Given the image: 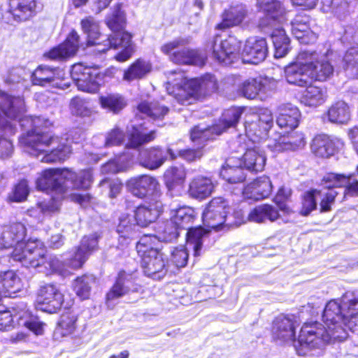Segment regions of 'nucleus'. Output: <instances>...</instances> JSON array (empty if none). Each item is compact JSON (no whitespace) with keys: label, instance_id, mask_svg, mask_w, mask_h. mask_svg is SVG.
I'll use <instances>...</instances> for the list:
<instances>
[{"label":"nucleus","instance_id":"nucleus-1","mask_svg":"<svg viewBox=\"0 0 358 358\" xmlns=\"http://www.w3.org/2000/svg\"><path fill=\"white\" fill-rule=\"evenodd\" d=\"M24 111L22 97L0 91V159L12 156L13 145L8 137L15 134L18 123L22 129L30 128L19 138L24 152L44 163L66 160L71 153V143H78L82 138L79 131L59 137L47 130L52 125L48 119L41 116H25Z\"/></svg>","mask_w":358,"mask_h":358},{"label":"nucleus","instance_id":"nucleus-2","mask_svg":"<svg viewBox=\"0 0 358 358\" xmlns=\"http://www.w3.org/2000/svg\"><path fill=\"white\" fill-rule=\"evenodd\" d=\"M27 229L21 222H14L3 227L0 234V250L13 248L11 258L26 268H32L45 275H65L68 268L79 269L90 256L99 249L100 235L94 233L84 236L80 244L59 257L46 255L44 243L40 240L25 242Z\"/></svg>","mask_w":358,"mask_h":358},{"label":"nucleus","instance_id":"nucleus-3","mask_svg":"<svg viewBox=\"0 0 358 358\" xmlns=\"http://www.w3.org/2000/svg\"><path fill=\"white\" fill-rule=\"evenodd\" d=\"M92 183L91 170H80L76 173L68 169H48L42 171L36 180L38 190L55 194L51 199L38 203L44 215H52L60 208V200L69 189H88Z\"/></svg>","mask_w":358,"mask_h":358},{"label":"nucleus","instance_id":"nucleus-4","mask_svg":"<svg viewBox=\"0 0 358 358\" xmlns=\"http://www.w3.org/2000/svg\"><path fill=\"white\" fill-rule=\"evenodd\" d=\"M273 124V117L270 110L265 108L258 114L246 116L245 122V136L253 143L267 141L266 146L273 153L295 150L305 145L302 134L292 132L275 134L267 140L268 133Z\"/></svg>","mask_w":358,"mask_h":358},{"label":"nucleus","instance_id":"nucleus-5","mask_svg":"<svg viewBox=\"0 0 358 358\" xmlns=\"http://www.w3.org/2000/svg\"><path fill=\"white\" fill-rule=\"evenodd\" d=\"M358 318V292H346L340 299L329 301L323 311L324 327L334 340L342 341L347 338L346 328L355 331Z\"/></svg>","mask_w":358,"mask_h":358},{"label":"nucleus","instance_id":"nucleus-6","mask_svg":"<svg viewBox=\"0 0 358 358\" xmlns=\"http://www.w3.org/2000/svg\"><path fill=\"white\" fill-rule=\"evenodd\" d=\"M147 130L148 127H145V122H138L137 117L131 120L126 129L129 138L126 151L103 164L101 168V172L103 174H113L127 171L131 166L134 157L129 148H138L155 138V131L151 130L147 133Z\"/></svg>","mask_w":358,"mask_h":358},{"label":"nucleus","instance_id":"nucleus-7","mask_svg":"<svg viewBox=\"0 0 358 358\" xmlns=\"http://www.w3.org/2000/svg\"><path fill=\"white\" fill-rule=\"evenodd\" d=\"M170 220L180 230L187 229L186 241L188 248L193 250L194 256L201 255L203 239L208 235V230L201 227H191L194 219L195 212L189 206H180L171 210Z\"/></svg>","mask_w":358,"mask_h":358},{"label":"nucleus","instance_id":"nucleus-8","mask_svg":"<svg viewBox=\"0 0 358 358\" xmlns=\"http://www.w3.org/2000/svg\"><path fill=\"white\" fill-rule=\"evenodd\" d=\"M242 216L223 197L213 198L206 207L202 214L203 224L210 229L220 230L224 227H231L237 224L236 219ZM209 231H208V233Z\"/></svg>","mask_w":358,"mask_h":358},{"label":"nucleus","instance_id":"nucleus-9","mask_svg":"<svg viewBox=\"0 0 358 358\" xmlns=\"http://www.w3.org/2000/svg\"><path fill=\"white\" fill-rule=\"evenodd\" d=\"M334 340L331 334L318 322L305 323L295 348L299 355H319L327 344Z\"/></svg>","mask_w":358,"mask_h":358},{"label":"nucleus","instance_id":"nucleus-10","mask_svg":"<svg viewBox=\"0 0 358 358\" xmlns=\"http://www.w3.org/2000/svg\"><path fill=\"white\" fill-rule=\"evenodd\" d=\"M245 109L232 106L224 110L217 122L211 127H206L202 124L195 126L190 133L191 140L201 145L204 141L213 140L228 129L236 127Z\"/></svg>","mask_w":358,"mask_h":358},{"label":"nucleus","instance_id":"nucleus-11","mask_svg":"<svg viewBox=\"0 0 358 358\" xmlns=\"http://www.w3.org/2000/svg\"><path fill=\"white\" fill-rule=\"evenodd\" d=\"M187 43L186 39L176 38L162 44L160 51L176 64L204 66L208 59L207 54L187 47Z\"/></svg>","mask_w":358,"mask_h":358},{"label":"nucleus","instance_id":"nucleus-12","mask_svg":"<svg viewBox=\"0 0 358 358\" xmlns=\"http://www.w3.org/2000/svg\"><path fill=\"white\" fill-rule=\"evenodd\" d=\"M64 83H67L64 89L73 84L77 90H97L105 81L102 73L78 63L71 66L70 76H64Z\"/></svg>","mask_w":358,"mask_h":358},{"label":"nucleus","instance_id":"nucleus-13","mask_svg":"<svg viewBox=\"0 0 358 358\" xmlns=\"http://www.w3.org/2000/svg\"><path fill=\"white\" fill-rule=\"evenodd\" d=\"M245 141V137L239 136L238 138L230 143V148L236 153L244 152L242 156L241 164L245 169L251 172H259L264 170L266 164V156L264 152L259 147L255 145L252 148H248Z\"/></svg>","mask_w":358,"mask_h":358},{"label":"nucleus","instance_id":"nucleus-14","mask_svg":"<svg viewBox=\"0 0 358 358\" xmlns=\"http://www.w3.org/2000/svg\"><path fill=\"white\" fill-rule=\"evenodd\" d=\"M80 41V37L78 32L72 29L62 43L43 52V57L49 61H66L77 54Z\"/></svg>","mask_w":358,"mask_h":358},{"label":"nucleus","instance_id":"nucleus-15","mask_svg":"<svg viewBox=\"0 0 358 358\" xmlns=\"http://www.w3.org/2000/svg\"><path fill=\"white\" fill-rule=\"evenodd\" d=\"M307 57H308V52H299L295 61L289 63L285 67V77L288 83L301 87L308 88L312 87V80L308 76L306 61Z\"/></svg>","mask_w":358,"mask_h":358},{"label":"nucleus","instance_id":"nucleus-16","mask_svg":"<svg viewBox=\"0 0 358 358\" xmlns=\"http://www.w3.org/2000/svg\"><path fill=\"white\" fill-rule=\"evenodd\" d=\"M63 74L58 67L40 64L32 71L30 80L33 85L41 87L50 86L64 90V86H66L67 83H64Z\"/></svg>","mask_w":358,"mask_h":358},{"label":"nucleus","instance_id":"nucleus-17","mask_svg":"<svg viewBox=\"0 0 358 358\" xmlns=\"http://www.w3.org/2000/svg\"><path fill=\"white\" fill-rule=\"evenodd\" d=\"M280 82L266 76L243 80L240 75H229L224 79L228 87H237L238 90H273L280 87Z\"/></svg>","mask_w":358,"mask_h":358},{"label":"nucleus","instance_id":"nucleus-18","mask_svg":"<svg viewBox=\"0 0 358 358\" xmlns=\"http://www.w3.org/2000/svg\"><path fill=\"white\" fill-rule=\"evenodd\" d=\"M127 187L134 196L141 199L146 196H151V199H160L162 195L157 179L150 175H141L130 178L127 182Z\"/></svg>","mask_w":358,"mask_h":358},{"label":"nucleus","instance_id":"nucleus-19","mask_svg":"<svg viewBox=\"0 0 358 358\" xmlns=\"http://www.w3.org/2000/svg\"><path fill=\"white\" fill-rule=\"evenodd\" d=\"M63 304V295L54 284L41 286L36 301V308L48 313H55Z\"/></svg>","mask_w":358,"mask_h":358},{"label":"nucleus","instance_id":"nucleus-20","mask_svg":"<svg viewBox=\"0 0 358 358\" xmlns=\"http://www.w3.org/2000/svg\"><path fill=\"white\" fill-rule=\"evenodd\" d=\"M37 0H7V12L13 21L22 23L32 20L39 13Z\"/></svg>","mask_w":358,"mask_h":358},{"label":"nucleus","instance_id":"nucleus-21","mask_svg":"<svg viewBox=\"0 0 358 358\" xmlns=\"http://www.w3.org/2000/svg\"><path fill=\"white\" fill-rule=\"evenodd\" d=\"M164 205L160 199H150L134 210V218L141 227L155 222L163 212Z\"/></svg>","mask_w":358,"mask_h":358},{"label":"nucleus","instance_id":"nucleus-22","mask_svg":"<svg viewBox=\"0 0 358 358\" xmlns=\"http://www.w3.org/2000/svg\"><path fill=\"white\" fill-rule=\"evenodd\" d=\"M321 185L324 188L344 187L345 196H358V180L355 178V174L346 176L329 173L323 177Z\"/></svg>","mask_w":358,"mask_h":358},{"label":"nucleus","instance_id":"nucleus-23","mask_svg":"<svg viewBox=\"0 0 358 358\" xmlns=\"http://www.w3.org/2000/svg\"><path fill=\"white\" fill-rule=\"evenodd\" d=\"M268 55V45L265 38L247 40L241 52L243 63L258 64L263 62Z\"/></svg>","mask_w":358,"mask_h":358},{"label":"nucleus","instance_id":"nucleus-24","mask_svg":"<svg viewBox=\"0 0 358 358\" xmlns=\"http://www.w3.org/2000/svg\"><path fill=\"white\" fill-rule=\"evenodd\" d=\"M306 61L312 83L313 81H327L333 76L334 67L327 58H319L315 53L308 52V57Z\"/></svg>","mask_w":358,"mask_h":358},{"label":"nucleus","instance_id":"nucleus-25","mask_svg":"<svg viewBox=\"0 0 358 358\" xmlns=\"http://www.w3.org/2000/svg\"><path fill=\"white\" fill-rule=\"evenodd\" d=\"M239 42L229 38L222 40L217 45L213 47V57L220 63L225 65L231 64L241 59Z\"/></svg>","mask_w":358,"mask_h":358},{"label":"nucleus","instance_id":"nucleus-26","mask_svg":"<svg viewBox=\"0 0 358 358\" xmlns=\"http://www.w3.org/2000/svg\"><path fill=\"white\" fill-rule=\"evenodd\" d=\"M141 264L145 274L154 280H161L168 271L166 260L162 252L151 251V256L143 257Z\"/></svg>","mask_w":358,"mask_h":358},{"label":"nucleus","instance_id":"nucleus-27","mask_svg":"<svg viewBox=\"0 0 358 358\" xmlns=\"http://www.w3.org/2000/svg\"><path fill=\"white\" fill-rule=\"evenodd\" d=\"M343 146V141L325 134L316 136L311 143V150L317 157L328 158Z\"/></svg>","mask_w":358,"mask_h":358},{"label":"nucleus","instance_id":"nucleus-28","mask_svg":"<svg viewBox=\"0 0 358 358\" xmlns=\"http://www.w3.org/2000/svg\"><path fill=\"white\" fill-rule=\"evenodd\" d=\"M294 317L290 315H281L277 317L272 327L273 339L282 343L292 341L295 338Z\"/></svg>","mask_w":358,"mask_h":358},{"label":"nucleus","instance_id":"nucleus-29","mask_svg":"<svg viewBox=\"0 0 358 358\" xmlns=\"http://www.w3.org/2000/svg\"><path fill=\"white\" fill-rule=\"evenodd\" d=\"M248 15L245 7L242 4L229 6L221 14V21L215 25V29L225 31L240 25Z\"/></svg>","mask_w":358,"mask_h":358},{"label":"nucleus","instance_id":"nucleus-30","mask_svg":"<svg viewBox=\"0 0 358 358\" xmlns=\"http://www.w3.org/2000/svg\"><path fill=\"white\" fill-rule=\"evenodd\" d=\"M241 156H232L227 159L220 170V176L228 183L238 184L245 180L246 176L241 167Z\"/></svg>","mask_w":358,"mask_h":358},{"label":"nucleus","instance_id":"nucleus-31","mask_svg":"<svg viewBox=\"0 0 358 358\" xmlns=\"http://www.w3.org/2000/svg\"><path fill=\"white\" fill-rule=\"evenodd\" d=\"M273 186L270 178L263 176L248 184L243 190L245 199L258 201L267 198L271 193Z\"/></svg>","mask_w":358,"mask_h":358},{"label":"nucleus","instance_id":"nucleus-32","mask_svg":"<svg viewBox=\"0 0 358 358\" xmlns=\"http://www.w3.org/2000/svg\"><path fill=\"white\" fill-rule=\"evenodd\" d=\"M134 216L122 214L119 219L116 231L119 235L118 242L122 248L127 246L138 233V227Z\"/></svg>","mask_w":358,"mask_h":358},{"label":"nucleus","instance_id":"nucleus-33","mask_svg":"<svg viewBox=\"0 0 358 358\" xmlns=\"http://www.w3.org/2000/svg\"><path fill=\"white\" fill-rule=\"evenodd\" d=\"M276 123L280 129L293 131L297 127L301 116L299 109L291 103L282 104L278 108Z\"/></svg>","mask_w":358,"mask_h":358},{"label":"nucleus","instance_id":"nucleus-34","mask_svg":"<svg viewBox=\"0 0 358 358\" xmlns=\"http://www.w3.org/2000/svg\"><path fill=\"white\" fill-rule=\"evenodd\" d=\"M214 187L215 182L210 178L199 176L189 182L188 193L192 198L203 200L211 195Z\"/></svg>","mask_w":358,"mask_h":358},{"label":"nucleus","instance_id":"nucleus-35","mask_svg":"<svg viewBox=\"0 0 358 358\" xmlns=\"http://www.w3.org/2000/svg\"><path fill=\"white\" fill-rule=\"evenodd\" d=\"M166 160V154L159 147L146 149L139 152V164L150 170L159 168Z\"/></svg>","mask_w":358,"mask_h":358},{"label":"nucleus","instance_id":"nucleus-36","mask_svg":"<svg viewBox=\"0 0 358 358\" xmlns=\"http://www.w3.org/2000/svg\"><path fill=\"white\" fill-rule=\"evenodd\" d=\"M22 287L21 279L13 270L0 271V296L13 297Z\"/></svg>","mask_w":358,"mask_h":358},{"label":"nucleus","instance_id":"nucleus-37","mask_svg":"<svg viewBox=\"0 0 358 358\" xmlns=\"http://www.w3.org/2000/svg\"><path fill=\"white\" fill-rule=\"evenodd\" d=\"M80 27L83 32L86 34V46L91 47L100 45L101 42L99 41L101 34L99 22L93 16L89 15L80 20Z\"/></svg>","mask_w":358,"mask_h":358},{"label":"nucleus","instance_id":"nucleus-38","mask_svg":"<svg viewBox=\"0 0 358 358\" xmlns=\"http://www.w3.org/2000/svg\"><path fill=\"white\" fill-rule=\"evenodd\" d=\"M132 36L127 31H120L108 36L106 40L101 41L103 48L98 49L99 53H106L110 50H116L122 46L131 44Z\"/></svg>","mask_w":358,"mask_h":358},{"label":"nucleus","instance_id":"nucleus-39","mask_svg":"<svg viewBox=\"0 0 358 358\" xmlns=\"http://www.w3.org/2000/svg\"><path fill=\"white\" fill-rule=\"evenodd\" d=\"M152 71V64L143 58H138L132 62L123 74V80L131 82L134 80H141L145 77Z\"/></svg>","mask_w":358,"mask_h":358},{"label":"nucleus","instance_id":"nucleus-40","mask_svg":"<svg viewBox=\"0 0 358 358\" xmlns=\"http://www.w3.org/2000/svg\"><path fill=\"white\" fill-rule=\"evenodd\" d=\"M280 215L278 209L269 204H263L254 208L248 215V220L251 222L261 223L267 220L275 221Z\"/></svg>","mask_w":358,"mask_h":358},{"label":"nucleus","instance_id":"nucleus-41","mask_svg":"<svg viewBox=\"0 0 358 358\" xmlns=\"http://www.w3.org/2000/svg\"><path fill=\"white\" fill-rule=\"evenodd\" d=\"M342 68L350 78H358V48L351 47L346 50L342 59Z\"/></svg>","mask_w":358,"mask_h":358},{"label":"nucleus","instance_id":"nucleus-42","mask_svg":"<svg viewBox=\"0 0 358 358\" xmlns=\"http://www.w3.org/2000/svg\"><path fill=\"white\" fill-rule=\"evenodd\" d=\"M327 116L332 123L346 124L350 119V107L345 101H338L329 108Z\"/></svg>","mask_w":358,"mask_h":358},{"label":"nucleus","instance_id":"nucleus-43","mask_svg":"<svg viewBox=\"0 0 358 358\" xmlns=\"http://www.w3.org/2000/svg\"><path fill=\"white\" fill-rule=\"evenodd\" d=\"M274 46V56L281 58L285 56L289 50V38L283 29H275L271 34Z\"/></svg>","mask_w":358,"mask_h":358},{"label":"nucleus","instance_id":"nucleus-44","mask_svg":"<svg viewBox=\"0 0 358 358\" xmlns=\"http://www.w3.org/2000/svg\"><path fill=\"white\" fill-rule=\"evenodd\" d=\"M129 275L125 271H120L116 278V280L106 294V302L108 303L111 301L119 299L124 295L127 294L129 290L128 286Z\"/></svg>","mask_w":358,"mask_h":358},{"label":"nucleus","instance_id":"nucleus-45","mask_svg":"<svg viewBox=\"0 0 358 358\" xmlns=\"http://www.w3.org/2000/svg\"><path fill=\"white\" fill-rule=\"evenodd\" d=\"M209 141L210 140H206L202 143V144L199 145L192 140V141L198 147L196 149L188 148L180 150L176 152L171 147L169 146L166 152L171 159H176L177 157H180L188 162H194L201 157L203 155L201 148H203L206 143Z\"/></svg>","mask_w":358,"mask_h":358},{"label":"nucleus","instance_id":"nucleus-46","mask_svg":"<svg viewBox=\"0 0 358 358\" xmlns=\"http://www.w3.org/2000/svg\"><path fill=\"white\" fill-rule=\"evenodd\" d=\"M185 84L189 90H217L218 83L215 76L211 73H205L200 77L187 80Z\"/></svg>","mask_w":358,"mask_h":358},{"label":"nucleus","instance_id":"nucleus-47","mask_svg":"<svg viewBox=\"0 0 358 358\" xmlns=\"http://www.w3.org/2000/svg\"><path fill=\"white\" fill-rule=\"evenodd\" d=\"M186 178V171L182 166H171L166 170L164 179L169 190L183 184Z\"/></svg>","mask_w":358,"mask_h":358},{"label":"nucleus","instance_id":"nucleus-48","mask_svg":"<svg viewBox=\"0 0 358 358\" xmlns=\"http://www.w3.org/2000/svg\"><path fill=\"white\" fill-rule=\"evenodd\" d=\"M310 20L309 15L298 14L292 22V33L301 42H305V38L311 32Z\"/></svg>","mask_w":358,"mask_h":358},{"label":"nucleus","instance_id":"nucleus-49","mask_svg":"<svg viewBox=\"0 0 358 358\" xmlns=\"http://www.w3.org/2000/svg\"><path fill=\"white\" fill-rule=\"evenodd\" d=\"M138 110L154 121L161 120L168 113L169 108L158 102L148 103L143 101L138 106Z\"/></svg>","mask_w":358,"mask_h":358},{"label":"nucleus","instance_id":"nucleus-50","mask_svg":"<svg viewBox=\"0 0 358 358\" xmlns=\"http://www.w3.org/2000/svg\"><path fill=\"white\" fill-rule=\"evenodd\" d=\"M326 92L299 91L296 96L301 103L309 107H317L325 102L327 97Z\"/></svg>","mask_w":358,"mask_h":358},{"label":"nucleus","instance_id":"nucleus-51","mask_svg":"<svg viewBox=\"0 0 358 358\" xmlns=\"http://www.w3.org/2000/svg\"><path fill=\"white\" fill-rule=\"evenodd\" d=\"M158 244L156 235L143 236L136 245L138 256L143 259L144 257L151 256V251L161 252L158 248Z\"/></svg>","mask_w":358,"mask_h":358},{"label":"nucleus","instance_id":"nucleus-52","mask_svg":"<svg viewBox=\"0 0 358 358\" xmlns=\"http://www.w3.org/2000/svg\"><path fill=\"white\" fill-rule=\"evenodd\" d=\"M99 103L102 108L116 114L126 106L127 101L120 94H115L100 96Z\"/></svg>","mask_w":358,"mask_h":358},{"label":"nucleus","instance_id":"nucleus-53","mask_svg":"<svg viewBox=\"0 0 358 358\" xmlns=\"http://www.w3.org/2000/svg\"><path fill=\"white\" fill-rule=\"evenodd\" d=\"M94 280L92 275H83L75 279L72 283V287L76 295L81 299H88Z\"/></svg>","mask_w":358,"mask_h":358},{"label":"nucleus","instance_id":"nucleus-54","mask_svg":"<svg viewBox=\"0 0 358 358\" xmlns=\"http://www.w3.org/2000/svg\"><path fill=\"white\" fill-rule=\"evenodd\" d=\"M259 11L270 18L275 19L283 13V7L278 0H257Z\"/></svg>","mask_w":358,"mask_h":358},{"label":"nucleus","instance_id":"nucleus-55","mask_svg":"<svg viewBox=\"0 0 358 358\" xmlns=\"http://www.w3.org/2000/svg\"><path fill=\"white\" fill-rule=\"evenodd\" d=\"M77 315L67 310L63 313L58 322L57 331L63 336L73 334L76 328Z\"/></svg>","mask_w":358,"mask_h":358},{"label":"nucleus","instance_id":"nucleus-56","mask_svg":"<svg viewBox=\"0 0 358 358\" xmlns=\"http://www.w3.org/2000/svg\"><path fill=\"white\" fill-rule=\"evenodd\" d=\"M158 234L156 235L158 242L171 243L176 241L179 234L180 229L176 226L169 219L163 224V227H160Z\"/></svg>","mask_w":358,"mask_h":358},{"label":"nucleus","instance_id":"nucleus-57","mask_svg":"<svg viewBox=\"0 0 358 358\" xmlns=\"http://www.w3.org/2000/svg\"><path fill=\"white\" fill-rule=\"evenodd\" d=\"M70 109L73 115L80 117H90L93 112L90 102L78 97L71 100Z\"/></svg>","mask_w":358,"mask_h":358},{"label":"nucleus","instance_id":"nucleus-58","mask_svg":"<svg viewBox=\"0 0 358 358\" xmlns=\"http://www.w3.org/2000/svg\"><path fill=\"white\" fill-rule=\"evenodd\" d=\"M320 194V191L317 189H311L305 193L302 200V207L300 211L301 215L307 216L313 210L316 209V198Z\"/></svg>","mask_w":358,"mask_h":358},{"label":"nucleus","instance_id":"nucleus-59","mask_svg":"<svg viewBox=\"0 0 358 358\" xmlns=\"http://www.w3.org/2000/svg\"><path fill=\"white\" fill-rule=\"evenodd\" d=\"M125 134L122 129L115 126L105 135L104 146L106 148L119 146L124 143Z\"/></svg>","mask_w":358,"mask_h":358},{"label":"nucleus","instance_id":"nucleus-60","mask_svg":"<svg viewBox=\"0 0 358 358\" xmlns=\"http://www.w3.org/2000/svg\"><path fill=\"white\" fill-rule=\"evenodd\" d=\"M29 193L27 180H21L16 184L8 196V199L13 202H22L24 201Z\"/></svg>","mask_w":358,"mask_h":358},{"label":"nucleus","instance_id":"nucleus-61","mask_svg":"<svg viewBox=\"0 0 358 358\" xmlns=\"http://www.w3.org/2000/svg\"><path fill=\"white\" fill-rule=\"evenodd\" d=\"M189 254L187 249L183 246L175 248L171 252V261L178 268L186 266Z\"/></svg>","mask_w":358,"mask_h":358},{"label":"nucleus","instance_id":"nucleus-62","mask_svg":"<svg viewBox=\"0 0 358 358\" xmlns=\"http://www.w3.org/2000/svg\"><path fill=\"white\" fill-rule=\"evenodd\" d=\"M178 92L179 93L176 94L175 91H171V93H169V95L174 96L176 101L182 105H189L196 99V95L199 91Z\"/></svg>","mask_w":358,"mask_h":358},{"label":"nucleus","instance_id":"nucleus-63","mask_svg":"<svg viewBox=\"0 0 358 358\" xmlns=\"http://www.w3.org/2000/svg\"><path fill=\"white\" fill-rule=\"evenodd\" d=\"M22 324L28 329L37 335L43 334L44 323L39 320L36 316H31L28 320L23 321L20 317Z\"/></svg>","mask_w":358,"mask_h":358},{"label":"nucleus","instance_id":"nucleus-64","mask_svg":"<svg viewBox=\"0 0 358 358\" xmlns=\"http://www.w3.org/2000/svg\"><path fill=\"white\" fill-rule=\"evenodd\" d=\"M336 187L327 188L329 191L325 194L320 202V211L328 212L331 210V205L334 203L335 198L338 192Z\"/></svg>","mask_w":358,"mask_h":358}]
</instances>
